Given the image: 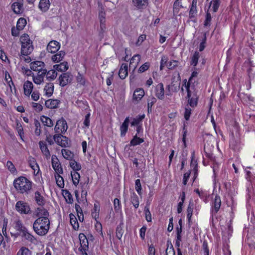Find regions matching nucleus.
Returning <instances> with one entry per match:
<instances>
[{
	"label": "nucleus",
	"mask_w": 255,
	"mask_h": 255,
	"mask_svg": "<svg viewBox=\"0 0 255 255\" xmlns=\"http://www.w3.org/2000/svg\"><path fill=\"white\" fill-rule=\"evenodd\" d=\"M50 226V221L49 219L37 218L34 222L33 228L34 232L39 236L45 235Z\"/></svg>",
	"instance_id": "1"
},
{
	"label": "nucleus",
	"mask_w": 255,
	"mask_h": 255,
	"mask_svg": "<svg viewBox=\"0 0 255 255\" xmlns=\"http://www.w3.org/2000/svg\"><path fill=\"white\" fill-rule=\"evenodd\" d=\"M13 185L19 193H27L31 189L32 182L26 177L20 176L14 180Z\"/></svg>",
	"instance_id": "2"
},
{
	"label": "nucleus",
	"mask_w": 255,
	"mask_h": 255,
	"mask_svg": "<svg viewBox=\"0 0 255 255\" xmlns=\"http://www.w3.org/2000/svg\"><path fill=\"white\" fill-rule=\"evenodd\" d=\"M21 43V53L22 55L27 56L33 51L32 41L27 34H23L20 38Z\"/></svg>",
	"instance_id": "3"
},
{
	"label": "nucleus",
	"mask_w": 255,
	"mask_h": 255,
	"mask_svg": "<svg viewBox=\"0 0 255 255\" xmlns=\"http://www.w3.org/2000/svg\"><path fill=\"white\" fill-rule=\"evenodd\" d=\"M15 209L20 214H28L31 212L28 204L22 201H19L16 203Z\"/></svg>",
	"instance_id": "4"
},
{
	"label": "nucleus",
	"mask_w": 255,
	"mask_h": 255,
	"mask_svg": "<svg viewBox=\"0 0 255 255\" xmlns=\"http://www.w3.org/2000/svg\"><path fill=\"white\" fill-rule=\"evenodd\" d=\"M67 128L68 126L66 121L62 118L57 121L54 130L56 133H59L61 131L62 133H64L66 131Z\"/></svg>",
	"instance_id": "5"
},
{
	"label": "nucleus",
	"mask_w": 255,
	"mask_h": 255,
	"mask_svg": "<svg viewBox=\"0 0 255 255\" xmlns=\"http://www.w3.org/2000/svg\"><path fill=\"white\" fill-rule=\"evenodd\" d=\"M221 205V201L219 196L216 195L212 201V209L211 211L212 216L216 215L219 211Z\"/></svg>",
	"instance_id": "6"
},
{
	"label": "nucleus",
	"mask_w": 255,
	"mask_h": 255,
	"mask_svg": "<svg viewBox=\"0 0 255 255\" xmlns=\"http://www.w3.org/2000/svg\"><path fill=\"white\" fill-rule=\"evenodd\" d=\"M59 84L64 87L70 83L72 81V75L68 73H64L59 77Z\"/></svg>",
	"instance_id": "7"
},
{
	"label": "nucleus",
	"mask_w": 255,
	"mask_h": 255,
	"mask_svg": "<svg viewBox=\"0 0 255 255\" xmlns=\"http://www.w3.org/2000/svg\"><path fill=\"white\" fill-rule=\"evenodd\" d=\"M35 213L36 216L38 218L49 219V212L47 210L44 208L43 206L37 208L35 210Z\"/></svg>",
	"instance_id": "8"
},
{
	"label": "nucleus",
	"mask_w": 255,
	"mask_h": 255,
	"mask_svg": "<svg viewBox=\"0 0 255 255\" xmlns=\"http://www.w3.org/2000/svg\"><path fill=\"white\" fill-rule=\"evenodd\" d=\"M180 85V79L179 76L176 79L175 77L172 78L171 85H168V90L173 92H177L179 90Z\"/></svg>",
	"instance_id": "9"
},
{
	"label": "nucleus",
	"mask_w": 255,
	"mask_h": 255,
	"mask_svg": "<svg viewBox=\"0 0 255 255\" xmlns=\"http://www.w3.org/2000/svg\"><path fill=\"white\" fill-rule=\"evenodd\" d=\"M60 48V43L55 40L50 41L47 46V50L51 53L56 52Z\"/></svg>",
	"instance_id": "10"
},
{
	"label": "nucleus",
	"mask_w": 255,
	"mask_h": 255,
	"mask_svg": "<svg viewBox=\"0 0 255 255\" xmlns=\"http://www.w3.org/2000/svg\"><path fill=\"white\" fill-rule=\"evenodd\" d=\"M52 165L57 174L63 173V169L61 164L55 155H52Z\"/></svg>",
	"instance_id": "11"
},
{
	"label": "nucleus",
	"mask_w": 255,
	"mask_h": 255,
	"mask_svg": "<svg viewBox=\"0 0 255 255\" xmlns=\"http://www.w3.org/2000/svg\"><path fill=\"white\" fill-rule=\"evenodd\" d=\"M30 68L34 71L40 72L44 70L45 64L43 62L40 61H36L30 63Z\"/></svg>",
	"instance_id": "12"
},
{
	"label": "nucleus",
	"mask_w": 255,
	"mask_h": 255,
	"mask_svg": "<svg viewBox=\"0 0 255 255\" xmlns=\"http://www.w3.org/2000/svg\"><path fill=\"white\" fill-rule=\"evenodd\" d=\"M187 98L188 99V104L191 107L195 108L197 106L199 98L196 92L194 91L193 93L190 94V97L187 95Z\"/></svg>",
	"instance_id": "13"
},
{
	"label": "nucleus",
	"mask_w": 255,
	"mask_h": 255,
	"mask_svg": "<svg viewBox=\"0 0 255 255\" xmlns=\"http://www.w3.org/2000/svg\"><path fill=\"white\" fill-rule=\"evenodd\" d=\"M47 73V70H43L42 71L38 72L37 76H32L33 81L35 84L40 85L44 81V77Z\"/></svg>",
	"instance_id": "14"
},
{
	"label": "nucleus",
	"mask_w": 255,
	"mask_h": 255,
	"mask_svg": "<svg viewBox=\"0 0 255 255\" xmlns=\"http://www.w3.org/2000/svg\"><path fill=\"white\" fill-rule=\"evenodd\" d=\"M155 95L160 100L164 98V89L162 83L158 84L155 88Z\"/></svg>",
	"instance_id": "15"
},
{
	"label": "nucleus",
	"mask_w": 255,
	"mask_h": 255,
	"mask_svg": "<svg viewBox=\"0 0 255 255\" xmlns=\"http://www.w3.org/2000/svg\"><path fill=\"white\" fill-rule=\"evenodd\" d=\"M128 75V65L125 63L122 64L119 72V76L122 79H125Z\"/></svg>",
	"instance_id": "16"
},
{
	"label": "nucleus",
	"mask_w": 255,
	"mask_h": 255,
	"mask_svg": "<svg viewBox=\"0 0 255 255\" xmlns=\"http://www.w3.org/2000/svg\"><path fill=\"white\" fill-rule=\"evenodd\" d=\"M34 199L37 205L39 206H43L45 204L44 198L41 195L39 191H36L34 194Z\"/></svg>",
	"instance_id": "17"
},
{
	"label": "nucleus",
	"mask_w": 255,
	"mask_h": 255,
	"mask_svg": "<svg viewBox=\"0 0 255 255\" xmlns=\"http://www.w3.org/2000/svg\"><path fill=\"white\" fill-rule=\"evenodd\" d=\"M33 88V84L31 82L26 81L23 85L24 93L26 96H29L32 91Z\"/></svg>",
	"instance_id": "18"
},
{
	"label": "nucleus",
	"mask_w": 255,
	"mask_h": 255,
	"mask_svg": "<svg viewBox=\"0 0 255 255\" xmlns=\"http://www.w3.org/2000/svg\"><path fill=\"white\" fill-rule=\"evenodd\" d=\"M60 103V101L57 99L52 100L49 99L45 101V105L49 109H55L58 107Z\"/></svg>",
	"instance_id": "19"
},
{
	"label": "nucleus",
	"mask_w": 255,
	"mask_h": 255,
	"mask_svg": "<svg viewBox=\"0 0 255 255\" xmlns=\"http://www.w3.org/2000/svg\"><path fill=\"white\" fill-rule=\"evenodd\" d=\"M132 2L135 6L139 9H143L148 5L147 0H132Z\"/></svg>",
	"instance_id": "20"
},
{
	"label": "nucleus",
	"mask_w": 255,
	"mask_h": 255,
	"mask_svg": "<svg viewBox=\"0 0 255 255\" xmlns=\"http://www.w3.org/2000/svg\"><path fill=\"white\" fill-rule=\"evenodd\" d=\"M144 95V91L142 89H138L134 91L133 100L137 102L140 101Z\"/></svg>",
	"instance_id": "21"
},
{
	"label": "nucleus",
	"mask_w": 255,
	"mask_h": 255,
	"mask_svg": "<svg viewBox=\"0 0 255 255\" xmlns=\"http://www.w3.org/2000/svg\"><path fill=\"white\" fill-rule=\"evenodd\" d=\"M50 5L49 0H40L38 6L41 11L46 12L49 8Z\"/></svg>",
	"instance_id": "22"
},
{
	"label": "nucleus",
	"mask_w": 255,
	"mask_h": 255,
	"mask_svg": "<svg viewBox=\"0 0 255 255\" xmlns=\"http://www.w3.org/2000/svg\"><path fill=\"white\" fill-rule=\"evenodd\" d=\"M39 145L43 154H44L47 158L49 157L50 156V152L45 143L43 141H40L39 142Z\"/></svg>",
	"instance_id": "23"
},
{
	"label": "nucleus",
	"mask_w": 255,
	"mask_h": 255,
	"mask_svg": "<svg viewBox=\"0 0 255 255\" xmlns=\"http://www.w3.org/2000/svg\"><path fill=\"white\" fill-rule=\"evenodd\" d=\"M11 7L14 13L19 14L22 12L23 4L19 2H14Z\"/></svg>",
	"instance_id": "24"
},
{
	"label": "nucleus",
	"mask_w": 255,
	"mask_h": 255,
	"mask_svg": "<svg viewBox=\"0 0 255 255\" xmlns=\"http://www.w3.org/2000/svg\"><path fill=\"white\" fill-rule=\"evenodd\" d=\"M54 68L60 72L66 71L68 69V65L67 62H63L59 64L55 65Z\"/></svg>",
	"instance_id": "25"
},
{
	"label": "nucleus",
	"mask_w": 255,
	"mask_h": 255,
	"mask_svg": "<svg viewBox=\"0 0 255 255\" xmlns=\"http://www.w3.org/2000/svg\"><path fill=\"white\" fill-rule=\"evenodd\" d=\"M44 90L45 91V95L48 97H50L53 93V84L51 83H47L45 85Z\"/></svg>",
	"instance_id": "26"
},
{
	"label": "nucleus",
	"mask_w": 255,
	"mask_h": 255,
	"mask_svg": "<svg viewBox=\"0 0 255 255\" xmlns=\"http://www.w3.org/2000/svg\"><path fill=\"white\" fill-rule=\"evenodd\" d=\"M65 55L64 51H60L58 53L54 55L52 57V60L54 62H59L62 60Z\"/></svg>",
	"instance_id": "27"
},
{
	"label": "nucleus",
	"mask_w": 255,
	"mask_h": 255,
	"mask_svg": "<svg viewBox=\"0 0 255 255\" xmlns=\"http://www.w3.org/2000/svg\"><path fill=\"white\" fill-rule=\"evenodd\" d=\"M194 204L193 201H190L187 208V218L189 223L191 222Z\"/></svg>",
	"instance_id": "28"
},
{
	"label": "nucleus",
	"mask_w": 255,
	"mask_h": 255,
	"mask_svg": "<svg viewBox=\"0 0 255 255\" xmlns=\"http://www.w3.org/2000/svg\"><path fill=\"white\" fill-rule=\"evenodd\" d=\"M61 152L64 158L69 160L70 161L72 160L74 154L71 151L66 149H62Z\"/></svg>",
	"instance_id": "29"
},
{
	"label": "nucleus",
	"mask_w": 255,
	"mask_h": 255,
	"mask_svg": "<svg viewBox=\"0 0 255 255\" xmlns=\"http://www.w3.org/2000/svg\"><path fill=\"white\" fill-rule=\"evenodd\" d=\"M41 122L45 126L48 127H52L53 126L52 121L49 118L45 116H42L40 118Z\"/></svg>",
	"instance_id": "30"
},
{
	"label": "nucleus",
	"mask_w": 255,
	"mask_h": 255,
	"mask_svg": "<svg viewBox=\"0 0 255 255\" xmlns=\"http://www.w3.org/2000/svg\"><path fill=\"white\" fill-rule=\"evenodd\" d=\"M15 228L17 231L20 232V235L22 234L23 233L26 232V231L27 230V229L23 225L20 221H17L16 222Z\"/></svg>",
	"instance_id": "31"
},
{
	"label": "nucleus",
	"mask_w": 255,
	"mask_h": 255,
	"mask_svg": "<svg viewBox=\"0 0 255 255\" xmlns=\"http://www.w3.org/2000/svg\"><path fill=\"white\" fill-rule=\"evenodd\" d=\"M124 223L123 222H121V223L117 226L116 228V237L119 239H121L123 236L124 233L123 230Z\"/></svg>",
	"instance_id": "32"
},
{
	"label": "nucleus",
	"mask_w": 255,
	"mask_h": 255,
	"mask_svg": "<svg viewBox=\"0 0 255 255\" xmlns=\"http://www.w3.org/2000/svg\"><path fill=\"white\" fill-rule=\"evenodd\" d=\"M70 216V221L71 225L72 226L73 229L75 230H77L79 228V224L77 221V220L76 217L73 214H70L69 215Z\"/></svg>",
	"instance_id": "33"
},
{
	"label": "nucleus",
	"mask_w": 255,
	"mask_h": 255,
	"mask_svg": "<svg viewBox=\"0 0 255 255\" xmlns=\"http://www.w3.org/2000/svg\"><path fill=\"white\" fill-rule=\"evenodd\" d=\"M130 202L135 208H137L139 206V200L137 195L133 192L130 195Z\"/></svg>",
	"instance_id": "34"
},
{
	"label": "nucleus",
	"mask_w": 255,
	"mask_h": 255,
	"mask_svg": "<svg viewBox=\"0 0 255 255\" xmlns=\"http://www.w3.org/2000/svg\"><path fill=\"white\" fill-rule=\"evenodd\" d=\"M63 195L66 200V201L68 204H72L73 202V199L72 197V194L70 192L67 190H65L63 191Z\"/></svg>",
	"instance_id": "35"
},
{
	"label": "nucleus",
	"mask_w": 255,
	"mask_h": 255,
	"mask_svg": "<svg viewBox=\"0 0 255 255\" xmlns=\"http://www.w3.org/2000/svg\"><path fill=\"white\" fill-rule=\"evenodd\" d=\"M71 175L73 184L77 186L79 182V179L80 178V174L77 171H73L71 172Z\"/></svg>",
	"instance_id": "36"
},
{
	"label": "nucleus",
	"mask_w": 255,
	"mask_h": 255,
	"mask_svg": "<svg viewBox=\"0 0 255 255\" xmlns=\"http://www.w3.org/2000/svg\"><path fill=\"white\" fill-rule=\"evenodd\" d=\"M58 173L56 175H55L56 184L59 188H63L64 187V181L63 178Z\"/></svg>",
	"instance_id": "37"
},
{
	"label": "nucleus",
	"mask_w": 255,
	"mask_h": 255,
	"mask_svg": "<svg viewBox=\"0 0 255 255\" xmlns=\"http://www.w3.org/2000/svg\"><path fill=\"white\" fill-rule=\"evenodd\" d=\"M144 141L143 138H141L140 137H137V134L133 136V138L131 139L130 142V144L131 145L135 146L140 143H142Z\"/></svg>",
	"instance_id": "38"
},
{
	"label": "nucleus",
	"mask_w": 255,
	"mask_h": 255,
	"mask_svg": "<svg viewBox=\"0 0 255 255\" xmlns=\"http://www.w3.org/2000/svg\"><path fill=\"white\" fill-rule=\"evenodd\" d=\"M46 78L49 81L53 80L56 78L57 75V73L56 72L55 70H51L49 71H47L46 73Z\"/></svg>",
	"instance_id": "39"
},
{
	"label": "nucleus",
	"mask_w": 255,
	"mask_h": 255,
	"mask_svg": "<svg viewBox=\"0 0 255 255\" xmlns=\"http://www.w3.org/2000/svg\"><path fill=\"white\" fill-rule=\"evenodd\" d=\"M194 152L192 153V159L191 162V166L193 167V171L194 172V177L196 178L197 171H198V164L197 163V161L194 160Z\"/></svg>",
	"instance_id": "40"
},
{
	"label": "nucleus",
	"mask_w": 255,
	"mask_h": 255,
	"mask_svg": "<svg viewBox=\"0 0 255 255\" xmlns=\"http://www.w3.org/2000/svg\"><path fill=\"white\" fill-rule=\"evenodd\" d=\"M69 165L74 171H79L81 169V164L77 162L75 160H71L70 162Z\"/></svg>",
	"instance_id": "41"
},
{
	"label": "nucleus",
	"mask_w": 255,
	"mask_h": 255,
	"mask_svg": "<svg viewBox=\"0 0 255 255\" xmlns=\"http://www.w3.org/2000/svg\"><path fill=\"white\" fill-rule=\"evenodd\" d=\"M22 237L24 238V239L31 243H33L34 241H35V238L29 233L27 231V230L26 231V232L23 233L22 234H21Z\"/></svg>",
	"instance_id": "42"
},
{
	"label": "nucleus",
	"mask_w": 255,
	"mask_h": 255,
	"mask_svg": "<svg viewBox=\"0 0 255 255\" xmlns=\"http://www.w3.org/2000/svg\"><path fill=\"white\" fill-rule=\"evenodd\" d=\"M16 255H31V252L25 247H22L17 253Z\"/></svg>",
	"instance_id": "43"
},
{
	"label": "nucleus",
	"mask_w": 255,
	"mask_h": 255,
	"mask_svg": "<svg viewBox=\"0 0 255 255\" xmlns=\"http://www.w3.org/2000/svg\"><path fill=\"white\" fill-rule=\"evenodd\" d=\"M200 54L198 51H195L191 58V65L196 66L198 62Z\"/></svg>",
	"instance_id": "44"
},
{
	"label": "nucleus",
	"mask_w": 255,
	"mask_h": 255,
	"mask_svg": "<svg viewBox=\"0 0 255 255\" xmlns=\"http://www.w3.org/2000/svg\"><path fill=\"white\" fill-rule=\"evenodd\" d=\"M144 115H142L141 116H138L136 118H134L132 121L131 122V126H139V124L142 121V120L144 118Z\"/></svg>",
	"instance_id": "45"
},
{
	"label": "nucleus",
	"mask_w": 255,
	"mask_h": 255,
	"mask_svg": "<svg viewBox=\"0 0 255 255\" xmlns=\"http://www.w3.org/2000/svg\"><path fill=\"white\" fill-rule=\"evenodd\" d=\"M26 24V20L24 18H20L18 19L17 22L16 26L18 29H21L22 30L24 27H25V25Z\"/></svg>",
	"instance_id": "46"
},
{
	"label": "nucleus",
	"mask_w": 255,
	"mask_h": 255,
	"mask_svg": "<svg viewBox=\"0 0 255 255\" xmlns=\"http://www.w3.org/2000/svg\"><path fill=\"white\" fill-rule=\"evenodd\" d=\"M29 164L31 168L35 171L37 169L39 170V166L37 164L35 159L34 158H30Z\"/></svg>",
	"instance_id": "47"
},
{
	"label": "nucleus",
	"mask_w": 255,
	"mask_h": 255,
	"mask_svg": "<svg viewBox=\"0 0 255 255\" xmlns=\"http://www.w3.org/2000/svg\"><path fill=\"white\" fill-rule=\"evenodd\" d=\"M221 1L220 0H212L211 1L210 4L212 5V8L214 12H216L220 6Z\"/></svg>",
	"instance_id": "48"
},
{
	"label": "nucleus",
	"mask_w": 255,
	"mask_h": 255,
	"mask_svg": "<svg viewBox=\"0 0 255 255\" xmlns=\"http://www.w3.org/2000/svg\"><path fill=\"white\" fill-rule=\"evenodd\" d=\"M34 125L35 127V134L39 136L40 135L41 133V129H40V124L39 122L37 120L35 119L34 120Z\"/></svg>",
	"instance_id": "49"
},
{
	"label": "nucleus",
	"mask_w": 255,
	"mask_h": 255,
	"mask_svg": "<svg viewBox=\"0 0 255 255\" xmlns=\"http://www.w3.org/2000/svg\"><path fill=\"white\" fill-rule=\"evenodd\" d=\"M135 189L136 191H137V193L139 195H141L142 194V192H141L142 188H141V183H140V181L139 179H136L135 181Z\"/></svg>",
	"instance_id": "50"
},
{
	"label": "nucleus",
	"mask_w": 255,
	"mask_h": 255,
	"mask_svg": "<svg viewBox=\"0 0 255 255\" xmlns=\"http://www.w3.org/2000/svg\"><path fill=\"white\" fill-rule=\"evenodd\" d=\"M144 211L145 214V219L148 222H150L152 221L151 214L149 211L148 207L145 206L144 207Z\"/></svg>",
	"instance_id": "51"
},
{
	"label": "nucleus",
	"mask_w": 255,
	"mask_h": 255,
	"mask_svg": "<svg viewBox=\"0 0 255 255\" xmlns=\"http://www.w3.org/2000/svg\"><path fill=\"white\" fill-rule=\"evenodd\" d=\"M61 147H68L69 145L68 138L65 136H62V139L60 140V145Z\"/></svg>",
	"instance_id": "52"
},
{
	"label": "nucleus",
	"mask_w": 255,
	"mask_h": 255,
	"mask_svg": "<svg viewBox=\"0 0 255 255\" xmlns=\"http://www.w3.org/2000/svg\"><path fill=\"white\" fill-rule=\"evenodd\" d=\"M140 60V56L139 54H136L133 56L130 61L129 63V67H130L132 64L135 62L136 64H138Z\"/></svg>",
	"instance_id": "53"
},
{
	"label": "nucleus",
	"mask_w": 255,
	"mask_h": 255,
	"mask_svg": "<svg viewBox=\"0 0 255 255\" xmlns=\"http://www.w3.org/2000/svg\"><path fill=\"white\" fill-rule=\"evenodd\" d=\"M197 15V7H190L189 11V18L190 19L196 18Z\"/></svg>",
	"instance_id": "54"
},
{
	"label": "nucleus",
	"mask_w": 255,
	"mask_h": 255,
	"mask_svg": "<svg viewBox=\"0 0 255 255\" xmlns=\"http://www.w3.org/2000/svg\"><path fill=\"white\" fill-rule=\"evenodd\" d=\"M150 64L149 62H146L143 65H142L138 69V72L139 73H143L145 72V71L147 70L148 68H149Z\"/></svg>",
	"instance_id": "55"
},
{
	"label": "nucleus",
	"mask_w": 255,
	"mask_h": 255,
	"mask_svg": "<svg viewBox=\"0 0 255 255\" xmlns=\"http://www.w3.org/2000/svg\"><path fill=\"white\" fill-rule=\"evenodd\" d=\"M156 99L153 96L149 97V99H148L147 107H148L149 108H150V111H151L152 106L156 102Z\"/></svg>",
	"instance_id": "56"
},
{
	"label": "nucleus",
	"mask_w": 255,
	"mask_h": 255,
	"mask_svg": "<svg viewBox=\"0 0 255 255\" xmlns=\"http://www.w3.org/2000/svg\"><path fill=\"white\" fill-rule=\"evenodd\" d=\"M6 166L8 168V169L12 173H14L16 172V169L15 168L14 165L13 163L10 161H8L6 163Z\"/></svg>",
	"instance_id": "57"
},
{
	"label": "nucleus",
	"mask_w": 255,
	"mask_h": 255,
	"mask_svg": "<svg viewBox=\"0 0 255 255\" xmlns=\"http://www.w3.org/2000/svg\"><path fill=\"white\" fill-rule=\"evenodd\" d=\"M128 126L127 125L122 124L120 127V130H121V136L122 137L126 135V132L128 131Z\"/></svg>",
	"instance_id": "58"
},
{
	"label": "nucleus",
	"mask_w": 255,
	"mask_h": 255,
	"mask_svg": "<svg viewBox=\"0 0 255 255\" xmlns=\"http://www.w3.org/2000/svg\"><path fill=\"white\" fill-rule=\"evenodd\" d=\"M212 19V16L209 12H207L206 15V19L204 21V25L205 26H210L211 25V21Z\"/></svg>",
	"instance_id": "59"
},
{
	"label": "nucleus",
	"mask_w": 255,
	"mask_h": 255,
	"mask_svg": "<svg viewBox=\"0 0 255 255\" xmlns=\"http://www.w3.org/2000/svg\"><path fill=\"white\" fill-rule=\"evenodd\" d=\"M191 109L190 108L186 107L185 108V113H184V118L186 121H188L190 119V115L191 114Z\"/></svg>",
	"instance_id": "60"
},
{
	"label": "nucleus",
	"mask_w": 255,
	"mask_h": 255,
	"mask_svg": "<svg viewBox=\"0 0 255 255\" xmlns=\"http://www.w3.org/2000/svg\"><path fill=\"white\" fill-rule=\"evenodd\" d=\"M76 80L78 83L81 85H85V79L83 75L78 73L77 76L76 77Z\"/></svg>",
	"instance_id": "61"
},
{
	"label": "nucleus",
	"mask_w": 255,
	"mask_h": 255,
	"mask_svg": "<svg viewBox=\"0 0 255 255\" xmlns=\"http://www.w3.org/2000/svg\"><path fill=\"white\" fill-rule=\"evenodd\" d=\"M16 129H17V130L18 131L19 135H20V137L22 138V136L24 134L23 128H22L21 125L18 122H17Z\"/></svg>",
	"instance_id": "62"
},
{
	"label": "nucleus",
	"mask_w": 255,
	"mask_h": 255,
	"mask_svg": "<svg viewBox=\"0 0 255 255\" xmlns=\"http://www.w3.org/2000/svg\"><path fill=\"white\" fill-rule=\"evenodd\" d=\"M206 34H204V37L202 39V42L200 43L199 45V51H202L206 47Z\"/></svg>",
	"instance_id": "63"
},
{
	"label": "nucleus",
	"mask_w": 255,
	"mask_h": 255,
	"mask_svg": "<svg viewBox=\"0 0 255 255\" xmlns=\"http://www.w3.org/2000/svg\"><path fill=\"white\" fill-rule=\"evenodd\" d=\"M32 106L34 109L37 112H40L42 110L43 107L42 106L38 103H32Z\"/></svg>",
	"instance_id": "64"
}]
</instances>
